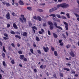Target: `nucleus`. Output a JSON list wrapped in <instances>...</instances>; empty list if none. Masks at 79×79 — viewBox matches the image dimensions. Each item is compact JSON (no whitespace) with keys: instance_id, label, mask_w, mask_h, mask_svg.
<instances>
[{"instance_id":"nucleus-1","label":"nucleus","mask_w":79,"mask_h":79,"mask_svg":"<svg viewBox=\"0 0 79 79\" xmlns=\"http://www.w3.org/2000/svg\"><path fill=\"white\" fill-rule=\"evenodd\" d=\"M61 7L63 8H67L69 7V5L66 4L65 3H64L62 4H61Z\"/></svg>"},{"instance_id":"nucleus-2","label":"nucleus","mask_w":79,"mask_h":79,"mask_svg":"<svg viewBox=\"0 0 79 79\" xmlns=\"http://www.w3.org/2000/svg\"><path fill=\"white\" fill-rule=\"evenodd\" d=\"M64 24L65 25V27L66 30L68 31V23L65 22H64Z\"/></svg>"},{"instance_id":"nucleus-3","label":"nucleus","mask_w":79,"mask_h":79,"mask_svg":"<svg viewBox=\"0 0 79 79\" xmlns=\"http://www.w3.org/2000/svg\"><path fill=\"white\" fill-rule=\"evenodd\" d=\"M43 49L44 52H48V50H49V49L48 48V47H47L46 48L44 47L43 48Z\"/></svg>"},{"instance_id":"nucleus-4","label":"nucleus","mask_w":79,"mask_h":79,"mask_svg":"<svg viewBox=\"0 0 79 79\" xmlns=\"http://www.w3.org/2000/svg\"><path fill=\"white\" fill-rule=\"evenodd\" d=\"M70 55L71 56H72V57H74V56H75V54L74 53V52H70Z\"/></svg>"},{"instance_id":"nucleus-5","label":"nucleus","mask_w":79,"mask_h":79,"mask_svg":"<svg viewBox=\"0 0 79 79\" xmlns=\"http://www.w3.org/2000/svg\"><path fill=\"white\" fill-rule=\"evenodd\" d=\"M21 16L22 18V19L23 20V21H24L25 23H26V19L25 18H24V15H21Z\"/></svg>"},{"instance_id":"nucleus-6","label":"nucleus","mask_w":79,"mask_h":79,"mask_svg":"<svg viewBox=\"0 0 79 79\" xmlns=\"http://www.w3.org/2000/svg\"><path fill=\"white\" fill-rule=\"evenodd\" d=\"M6 18L7 19H10V13L8 12L7 14L6 15Z\"/></svg>"},{"instance_id":"nucleus-7","label":"nucleus","mask_w":79,"mask_h":79,"mask_svg":"<svg viewBox=\"0 0 79 79\" xmlns=\"http://www.w3.org/2000/svg\"><path fill=\"white\" fill-rule=\"evenodd\" d=\"M19 3L21 5H24V3H23L22 0L19 1Z\"/></svg>"},{"instance_id":"nucleus-8","label":"nucleus","mask_w":79,"mask_h":79,"mask_svg":"<svg viewBox=\"0 0 79 79\" xmlns=\"http://www.w3.org/2000/svg\"><path fill=\"white\" fill-rule=\"evenodd\" d=\"M32 28L33 30L34 33H35V31L34 29H35V30H37V28H36L34 26L32 27Z\"/></svg>"},{"instance_id":"nucleus-9","label":"nucleus","mask_w":79,"mask_h":79,"mask_svg":"<svg viewBox=\"0 0 79 79\" xmlns=\"http://www.w3.org/2000/svg\"><path fill=\"white\" fill-rule=\"evenodd\" d=\"M48 23L49 25L50 26H53V23H52V22L50 21H48Z\"/></svg>"},{"instance_id":"nucleus-10","label":"nucleus","mask_w":79,"mask_h":79,"mask_svg":"<svg viewBox=\"0 0 79 79\" xmlns=\"http://www.w3.org/2000/svg\"><path fill=\"white\" fill-rule=\"evenodd\" d=\"M46 67V65H44H44H41L40 66V68L41 69H44V68H45Z\"/></svg>"},{"instance_id":"nucleus-11","label":"nucleus","mask_w":79,"mask_h":79,"mask_svg":"<svg viewBox=\"0 0 79 79\" xmlns=\"http://www.w3.org/2000/svg\"><path fill=\"white\" fill-rule=\"evenodd\" d=\"M13 26L15 29H18V27L15 23H14L13 24Z\"/></svg>"},{"instance_id":"nucleus-12","label":"nucleus","mask_w":79,"mask_h":79,"mask_svg":"<svg viewBox=\"0 0 79 79\" xmlns=\"http://www.w3.org/2000/svg\"><path fill=\"white\" fill-rule=\"evenodd\" d=\"M37 11H39V12H40V13H41V12H43V11H44V10H43L40 9H37Z\"/></svg>"},{"instance_id":"nucleus-13","label":"nucleus","mask_w":79,"mask_h":79,"mask_svg":"<svg viewBox=\"0 0 79 79\" xmlns=\"http://www.w3.org/2000/svg\"><path fill=\"white\" fill-rule=\"evenodd\" d=\"M37 19L40 21H42V18L39 16H37Z\"/></svg>"},{"instance_id":"nucleus-14","label":"nucleus","mask_w":79,"mask_h":79,"mask_svg":"<svg viewBox=\"0 0 79 79\" xmlns=\"http://www.w3.org/2000/svg\"><path fill=\"white\" fill-rule=\"evenodd\" d=\"M52 34H53L54 35V37H55V38H57V37H58V35H57L55 34L54 33H53Z\"/></svg>"},{"instance_id":"nucleus-15","label":"nucleus","mask_w":79,"mask_h":79,"mask_svg":"<svg viewBox=\"0 0 79 79\" xmlns=\"http://www.w3.org/2000/svg\"><path fill=\"white\" fill-rule=\"evenodd\" d=\"M27 32H24L23 33V36H27Z\"/></svg>"},{"instance_id":"nucleus-16","label":"nucleus","mask_w":79,"mask_h":79,"mask_svg":"<svg viewBox=\"0 0 79 79\" xmlns=\"http://www.w3.org/2000/svg\"><path fill=\"white\" fill-rule=\"evenodd\" d=\"M24 55H21L20 56V59L21 60H23L24 58Z\"/></svg>"},{"instance_id":"nucleus-17","label":"nucleus","mask_w":79,"mask_h":79,"mask_svg":"<svg viewBox=\"0 0 79 79\" xmlns=\"http://www.w3.org/2000/svg\"><path fill=\"white\" fill-rule=\"evenodd\" d=\"M54 54L56 56H58V53H57V52H56V51H54Z\"/></svg>"},{"instance_id":"nucleus-18","label":"nucleus","mask_w":79,"mask_h":79,"mask_svg":"<svg viewBox=\"0 0 79 79\" xmlns=\"http://www.w3.org/2000/svg\"><path fill=\"white\" fill-rule=\"evenodd\" d=\"M49 16L51 17L52 16V17H55L56 16V15H55L54 14H52L49 15Z\"/></svg>"},{"instance_id":"nucleus-19","label":"nucleus","mask_w":79,"mask_h":79,"mask_svg":"<svg viewBox=\"0 0 79 79\" xmlns=\"http://www.w3.org/2000/svg\"><path fill=\"white\" fill-rule=\"evenodd\" d=\"M63 69L64 70L67 71H69L70 70L69 69H68L66 68H64Z\"/></svg>"},{"instance_id":"nucleus-20","label":"nucleus","mask_w":79,"mask_h":79,"mask_svg":"<svg viewBox=\"0 0 79 79\" xmlns=\"http://www.w3.org/2000/svg\"><path fill=\"white\" fill-rule=\"evenodd\" d=\"M27 10H32V7H27Z\"/></svg>"},{"instance_id":"nucleus-21","label":"nucleus","mask_w":79,"mask_h":79,"mask_svg":"<svg viewBox=\"0 0 79 79\" xmlns=\"http://www.w3.org/2000/svg\"><path fill=\"white\" fill-rule=\"evenodd\" d=\"M60 77H63V74L61 73H59Z\"/></svg>"},{"instance_id":"nucleus-22","label":"nucleus","mask_w":79,"mask_h":79,"mask_svg":"<svg viewBox=\"0 0 79 79\" xmlns=\"http://www.w3.org/2000/svg\"><path fill=\"white\" fill-rule=\"evenodd\" d=\"M2 64L4 66V67H6V63L5 61H3Z\"/></svg>"},{"instance_id":"nucleus-23","label":"nucleus","mask_w":79,"mask_h":79,"mask_svg":"<svg viewBox=\"0 0 79 79\" xmlns=\"http://www.w3.org/2000/svg\"><path fill=\"white\" fill-rule=\"evenodd\" d=\"M15 37H16V38H19V39H21V36L18 35H15Z\"/></svg>"},{"instance_id":"nucleus-24","label":"nucleus","mask_w":79,"mask_h":79,"mask_svg":"<svg viewBox=\"0 0 79 79\" xmlns=\"http://www.w3.org/2000/svg\"><path fill=\"white\" fill-rule=\"evenodd\" d=\"M61 18H62V19H66V17L64 16H61Z\"/></svg>"},{"instance_id":"nucleus-25","label":"nucleus","mask_w":79,"mask_h":79,"mask_svg":"<svg viewBox=\"0 0 79 79\" xmlns=\"http://www.w3.org/2000/svg\"><path fill=\"white\" fill-rule=\"evenodd\" d=\"M10 33L12 34H13V35L15 34V32L14 31H10Z\"/></svg>"},{"instance_id":"nucleus-26","label":"nucleus","mask_w":79,"mask_h":79,"mask_svg":"<svg viewBox=\"0 0 79 79\" xmlns=\"http://www.w3.org/2000/svg\"><path fill=\"white\" fill-rule=\"evenodd\" d=\"M53 11H54L53 10V8L50 9L49 10V12L50 13L51 12H53Z\"/></svg>"},{"instance_id":"nucleus-27","label":"nucleus","mask_w":79,"mask_h":79,"mask_svg":"<svg viewBox=\"0 0 79 79\" xmlns=\"http://www.w3.org/2000/svg\"><path fill=\"white\" fill-rule=\"evenodd\" d=\"M60 7H61V4H59L57 6V8H59Z\"/></svg>"},{"instance_id":"nucleus-28","label":"nucleus","mask_w":79,"mask_h":79,"mask_svg":"<svg viewBox=\"0 0 79 79\" xmlns=\"http://www.w3.org/2000/svg\"><path fill=\"white\" fill-rule=\"evenodd\" d=\"M11 63L13 64H15V62L14 61V59H13L11 61Z\"/></svg>"},{"instance_id":"nucleus-29","label":"nucleus","mask_w":79,"mask_h":79,"mask_svg":"<svg viewBox=\"0 0 79 79\" xmlns=\"http://www.w3.org/2000/svg\"><path fill=\"white\" fill-rule=\"evenodd\" d=\"M50 28L51 30H52V29H53V25L50 26Z\"/></svg>"},{"instance_id":"nucleus-30","label":"nucleus","mask_w":79,"mask_h":79,"mask_svg":"<svg viewBox=\"0 0 79 79\" xmlns=\"http://www.w3.org/2000/svg\"><path fill=\"white\" fill-rule=\"evenodd\" d=\"M18 53L20 55L23 54V52L21 51H18Z\"/></svg>"},{"instance_id":"nucleus-31","label":"nucleus","mask_w":79,"mask_h":79,"mask_svg":"<svg viewBox=\"0 0 79 79\" xmlns=\"http://www.w3.org/2000/svg\"><path fill=\"white\" fill-rule=\"evenodd\" d=\"M30 51L31 52V53L34 54V50L33 49H30Z\"/></svg>"},{"instance_id":"nucleus-32","label":"nucleus","mask_w":79,"mask_h":79,"mask_svg":"<svg viewBox=\"0 0 79 79\" xmlns=\"http://www.w3.org/2000/svg\"><path fill=\"white\" fill-rule=\"evenodd\" d=\"M56 16L57 18H61V16L60 15L57 14Z\"/></svg>"},{"instance_id":"nucleus-33","label":"nucleus","mask_w":79,"mask_h":79,"mask_svg":"<svg viewBox=\"0 0 79 79\" xmlns=\"http://www.w3.org/2000/svg\"><path fill=\"white\" fill-rule=\"evenodd\" d=\"M36 39L37 41H40V39L39 38V37H36Z\"/></svg>"},{"instance_id":"nucleus-34","label":"nucleus","mask_w":79,"mask_h":79,"mask_svg":"<svg viewBox=\"0 0 79 79\" xmlns=\"http://www.w3.org/2000/svg\"><path fill=\"white\" fill-rule=\"evenodd\" d=\"M19 19H20V21H21V22L24 23V21H23V19H22V18H20Z\"/></svg>"},{"instance_id":"nucleus-35","label":"nucleus","mask_w":79,"mask_h":79,"mask_svg":"<svg viewBox=\"0 0 79 79\" xmlns=\"http://www.w3.org/2000/svg\"><path fill=\"white\" fill-rule=\"evenodd\" d=\"M66 16H67L68 18H70V16H69V13H67L66 14Z\"/></svg>"},{"instance_id":"nucleus-36","label":"nucleus","mask_w":79,"mask_h":79,"mask_svg":"<svg viewBox=\"0 0 79 79\" xmlns=\"http://www.w3.org/2000/svg\"><path fill=\"white\" fill-rule=\"evenodd\" d=\"M54 26H55L57 28L58 26V25H57V24L56 23H54Z\"/></svg>"},{"instance_id":"nucleus-37","label":"nucleus","mask_w":79,"mask_h":79,"mask_svg":"<svg viewBox=\"0 0 79 79\" xmlns=\"http://www.w3.org/2000/svg\"><path fill=\"white\" fill-rule=\"evenodd\" d=\"M57 28H58V29H60V30H63V29L60 27L58 26Z\"/></svg>"},{"instance_id":"nucleus-38","label":"nucleus","mask_w":79,"mask_h":79,"mask_svg":"<svg viewBox=\"0 0 79 79\" xmlns=\"http://www.w3.org/2000/svg\"><path fill=\"white\" fill-rule=\"evenodd\" d=\"M6 5L7 6H10V4L8 3H6Z\"/></svg>"},{"instance_id":"nucleus-39","label":"nucleus","mask_w":79,"mask_h":79,"mask_svg":"<svg viewBox=\"0 0 79 79\" xmlns=\"http://www.w3.org/2000/svg\"><path fill=\"white\" fill-rule=\"evenodd\" d=\"M52 9H53L54 11H55L57 10V8L56 7H54V8H52Z\"/></svg>"},{"instance_id":"nucleus-40","label":"nucleus","mask_w":79,"mask_h":79,"mask_svg":"<svg viewBox=\"0 0 79 79\" xmlns=\"http://www.w3.org/2000/svg\"><path fill=\"white\" fill-rule=\"evenodd\" d=\"M43 26L44 27H45V26H47V23H44L43 24Z\"/></svg>"},{"instance_id":"nucleus-41","label":"nucleus","mask_w":79,"mask_h":79,"mask_svg":"<svg viewBox=\"0 0 79 79\" xmlns=\"http://www.w3.org/2000/svg\"><path fill=\"white\" fill-rule=\"evenodd\" d=\"M66 66H71V64L67 63H66Z\"/></svg>"},{"instance_id":"nucleus-42","label":"nucleus","mask_w":79,"mask_h":79,"mask_svg":"<svg viewBox=\"0 0 79 79\" xmlns=\"http://www.w3.org/2000/svg\"><path fill=\"white\" fill-rule=\"evenodd\" d=\"M37 52L39 54H41V52L40 50H37Z\"/></svg>"},{"instance_id":"nucleus-43","label":"nucleus","mask_w":79,"mask_h":79,"mask_svg":"<svg viewBox=\"0 0 79 79\" xmlns=\"http://www.w3.org/2000/svg\"><path fill=\"white\" fill-rule=\"evenodd\" d=\"M3 39H4V40H8L9 38H6V37H3Z\"/></svg>"},{"instance_id":"nucleus-44","label":"nucleus","mask_w":79,"mask_h":79,"mask_svg":"<svg viewBox=\"0 0 79 79\" xmlns=\"http://www.w3.org/2000/svg\"><path fill=\"white\" fill-rule=\"evenodd\" d=\"M2 56L3 58H5V53H3L2 54Z\"/></svg>"},{"instance_id":"nucleus-45","label":"nucleus","mask_w":79,"mask_h":79,"mask_svg":"<svg viewBox=\"0 0 79 79\" xmlns=\"http://www.w3.org/2000/svg\"><path fill=\"white\" fill-rule=\"evenodd\" d=\"M3 49L4 52H6V50H5V46L3 47Z\"/></svg>"},{"instance_id":"nucleus-46","label":"nucleus","mask_w":79,"mask_h":79,"mask_svg":"<svg viewBox=\"0 0 79 79\" xmlns=\"http://www.w3.org/2000/svg\"><path fill=\"white\" fill-rule=\"evenodd\" d=\"M74 15H75L76 17H79V15L77 14L76 13H74Z\"/></svg>"},{"instance_id":"nucleus-47","label":"nucleus","mask_w":79,"mask_h":79,"mask_svg":"<svg viewBox=\"0 0 79 79\" xmlns=\"http://www.w3.org/2000/svg\"><path fill=\"white\" fill-rule=\"evenodd\" d=\"M12 15L13 16H16V14L15 12H13L12 13Z\"/></svg>"},{"instance_id":"nucleus-48","label":"nucleus","mask_w":79,"mask_h":79,"mask_svg":"<svg viewBox=\"0 0 79 79\" xmlns=\"http://www.w3.org/2000/svg\"><path fill=\"white\" fill-rule=\"evenodd\" d=\"M48 35H51V33H50V31L49 30L48 31Z\"/></svg>"},{"instance_id":"nucleus-49","label":"nucleus","mask_w":79,"mask_h":79,"mask_svg":"<svg viewBox=\"0 0 79 79\" xmlns=\"http://www.w3.org/2000/svg\"><path fill=\"white\" fill-rule=\"evenodd\" d=\"M71 47V45H70L69 44L67 45V46H66V47H67V48H69V47Z\"/></svg>"},{"instance_id":"nucleus-50","label":"nucleus","mask_w":79,"mask_h":79,"mask_svg":"<svg viewBox=\"0 0 79 79\" xmlns=\"http://www.w3.org/2000/svg\"><path fill=\"white\" fill-rule=\"evenodd\" d=\"M23 60L24 61H27V59L25 57L23 58Z\"/></svg>"},{"instance_id":"nucleus-51","label":"nucleus","mask_w":79,"mask_h":79,"mask_svg":"<svg viewBox=\"0 0 79 79\" xmlns=\"http://www.w3.org/2000/svg\"><path fill=\"white\" fill-rule=\"evenodd\" d=\"M51 50L53 52V51L55 50V48L53 47H51Z\"/></svg>"},{"instance_id":"nucleus-52","label":"nucleus","mask_w":79,"mask_h":79,"mask_svg":"<svg viewBox=\"0 0 79 79\" xmlns=\"http://www.w3.org/2000/svg\"><path fill=\"white\" fill-rule=\"evenodd\" d=\"M38 32L40 34H43V33H44L43 32H42L41 31H39Z\"/></svg>"},{"instance_id":"nucleus-53","label":"nucleus","mask_w":79,"mask_h":79,"mask_svg":"<svg viewBox=\"0 0 79 79\" xmlns=\"http://www.w3.org/2000/svg\"><path fill=\"white\" fill-rule=\"evenodd\" d=\"M61 15H64L65 14V13L64 12H60Z\"/></svg>"},{"instance_id":"nucleus-54","label":"nucleus","mask_w":79,"mask_h":79,"mask_svg":"<svg viewBox=\"0 0 79 79\" xmlns=\"http://www.w3.org/2000/svg\"><path fill=\"white\" fill-rule=\"evenodd\" d=\"M33 18L35 19H36V20H37V17H36V16L33 17Z\"/></svg>"},{"instance_id":"nucleus-55","label":"nucleus","mask_w":79,"mask_h":79,"mask_svg":"<svg viewBox=\"0 0 79 79\" xmlns=\"http://www.w3.org/2000/svg\"><path fill=\"white\" fill-rule=\"evenodd\" d=\"M4 35L5 36V37H8V34H6V33L4 34Z\"/></svg>"},{"instance_id":"nucleus-56","label":"nucleus","mask_w":79,"mask_h":79,"mask_svg":"<svg viewBox=\"0 0 79 79\" xmlns=\"http://www.w3.org/2000/svg\"><path fill=\"white\" fill-rule=\"evenodd\" d=\"M12 2L13 3H12V5H13L15 4V0H12Z\"/></svg>"},{"instance_id":"nucleus-57","label":"nucleus","mask_w":79,"mask_h":79,"mask_svg":"<svg viewBox=\"0 0 79 79\" xmlns=\"http://www.w3.org/2000/svg\"><path fill=\"white\" fill-rule=\"evenodd\" d=\"M71 72L73 74H75V72H74V71L73 70H72Z\"/></svg>"},{"instance_id":"nucleus-58","label":"nucleus","mask_w":79,"mask_h":79,"mask_svg":"<svg viewBox=\"0 0 79 79\" xmlns=\"http://www.w3.org/2000/svg\"><path fill=\"white\" fill-rule=\"evenodd\" d=\"M11 45L13 47H15V44H14L12 43Z\"/></svg>"},{"instance_id":"nucleus-59","label":"nucleus","mask_w":79,"mask_h":79,"mask_svg":"<svg viewBox=\"0 0 79 79\" xmlns=\"http://www.w3.org/2000/svg\"><path fill=\"white\" fill-rule=\"evenodd\" d=\"M60 45L61 46H62V45H63V43H62V42L60 43Z\"/></svg>"},{"instance_id":"nucleus-60","label":"nucleus","mask_w":79,"mask_h":79,"mask_svg":"<svg viewBox=\"0 0 79 79\" xmlns=\"http://www.w3.org/2000/svg\"><path fill=\"white\" fill-rule=\"evenodd\" d=\"M0 45L1 46H2L3 45V44H2V43L1 41H0Z\"/></svg>"},{"instance_id":"nucleus-61","label":"nucleus","mask_w":79,"mask_h":79,"mask_svg":"<svg viewBox=\"0 0 79 79\" xmlns=\"http://www.w3.org/2000/svg\"><path fill=\"white\" fill-rule=\"evenodd\" d=\"M10 27V24H7V27Z\"/></svg>"},{"instance_id":"nucleus-62","label":"nucleus","mask_w":79,"mask_h":79,"mask_svg":"<svg viewBox=\"0 0 79 79\" xmlns=\"http://www.w3.org/2000/svg\"><path fill=\"white\" fill-rule=\"evenodd\" d=\"M34 71L35 73H37V69H34Z\"/></svg>"},{"instance_id":"nucleus-63","label":"nucleus","mask_w":79,"mask_h":79,"mask_svg":"<svg viewBox=\"0 0 79 79\" xmlns=\"http://www.w3.org/2000/svg\"><path fill=\"white\" fill-rule=\"evenodd\" d=\"M53 76L55 78H56V74H54L53 75Z\"/></svg>"},{"instance_id":"nucleus-64","label":"nucleus","mask_w":79,"mask_h":79,"mask_svg":"<svg viewBox=\"0 0 79 79\" xmlns=\"http://www.w3.org/2000/svg\"><path fill=\"white\" fill-rule=\"evenodd\" d=\"M61 42H62V40H60L59 41V43H61Z\"/></svg>"}]
</instances>
